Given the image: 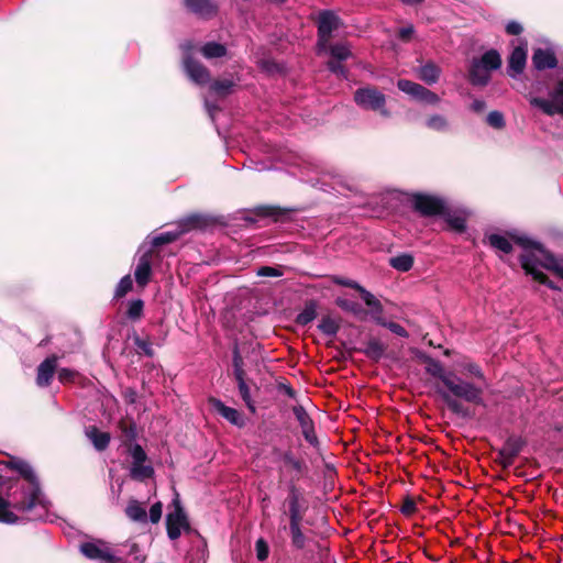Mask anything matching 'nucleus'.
Masks as SVG:
<instances>
[{"label": "nucleus", "mask_w": 563, "mask_h": 563, "mask_svg": "<svg viewBox=\"0 0 563 563\" xmlns=\"http://www.w3.org/2000/svg\"><path fill=\"white\" fill-rule=\"evenodd\" d=\"M286 503L288 505L289 525L302 523L308 505L302 493L294 484L288 487Z\"/></svg>", "instance_id": "nucleus-8"}, {"label": "nucleus", "mask_w": 563, "mask_h": 563, "mask_svg": "<svg viewBox=\"0 0 563 563\" xmlns=\"http://www.w3.org/2000/svg\"><path fill=\"white\" fill-rule=\"evenodd\" d=\"M255 552L258 561H265L268 558L269 547L263 538L255 542Z\"/></svg>", "instance_id": "nucleus-43"}, {"label": "nucleus", "mask_w": 563, "mask_h": 563, "mask_svg": "<svg viewBox=\"0 0 563 563\" xmlns=\"http://www.w3.org/2000/svg\"><path fill=\"white\" fill-rule=\"evenodd\" d=\"M437 391L443 399V401L448 405V407L455 413H464V408L461 402H459L453 396V394L448 389L444 390L442 388H438Z\"/></svg>", "instance_id": "nucleus-34"}, {"label": "nucleus", "mask_w": 563, "mask_h": 563, "mask_svg": "<svg viewBox=\"0 0 563 563\" xmlns=\"http://www.w3.org/2000/svg\"><path fill=\"white\" fill-rule=\"evenodd\" d=\"M152 274V251L142 254L137 261L134 276L139 286L144 287L150 282Z\"/></svg>", "instance_id": "nucleus-14"}, {"label": "nucleus", "mask_w": 563, "mask_h": 563, "mask_svg": "<svg viewBox=\"0 0 563 563\" xmlns=\"http://www.w3.org/2000/svg\"><path fill=\"white\" fill-rule=\"evenodd\" d=\"M200 52L207 59L219 58L227 54V47L217 42H208L201 47Z\"/></svg>", "instance_id": "nucleus-27"}, {"label": "nucleus", "mask_w": 563, "mask_h": 563, "mask_svg": "<svg viewBox=\"0 0 563 563\" xmlns=\"http://www.w3.org/2000/svg\"><path fill=\"white\" fill-rule=\"evenodd\" d=\"M427 128L438 132H446L450 129L448 119L442 114H433L426 121Z\"/></svg>", "instance_id": "nucleus-31"}, {"label": "nucleus", "mask_w": 563, "mask_h": 563, "mask_svg": "<svg viewBox=\"0 0 563 563\" xmlns=\"http://www.w3.org/2000/svg\"><path fill=\"white\" fill-rule=\"evenodd\" d=\"M162 512H163V505H162V503L157 501L154 505H152V507L150 508V515H148L150 521L152 523L159 522V520L162 518Z\"/></svg>", "instance_id": "nucleus-52"}, {"label": "nucleus", "mask_w": 563, "mask_h": 563, "mask_svg": "<svg viewBox=\"0 0 563 563\" xmlns=\"http://www.w3.org/2000/svg\"><path fill=\"white\" fill-rule=\"evenodd\" d=\"M209 404L230 423L239 427L243 426L244 420L236 409L225 406L221 400L217 398H210Z\"/></svg>", "instance_id": "nucleus-15"}, {"label": "nucleus", "mask_w": 563, "mask_h": 563, "mask_svg": "<svg viewBox=\"0 0 563 563\" xmlns=\"http://www.w3.org/2000/svg\"><path fill=\"white\" fill-rule=\"evenodd\" d=\"M144 303L141 299H136L130 302L128 309V317L130 319H139L142 314Z\"/></svg>", "instance_id": "nucleus-44"}, {"label": "nucleus", "mask_w": 563, "mask_h": 563, "mask_svg": "<svg viewBox=\"0 0 563 563\" xmlns=\"http://www.w3.org/2000/svg\"><path fill=\"white\" fill-rule=\"evenodd\" d=\"M397 87L399 90L411 96L412 98H415L417 100L419 99L421 90L423 89V86H421L417 82L407 80V79L398 80Z\"/></svg>", "instance_id": "nucleus-33"}, {"label": "nucleus", "mask_w": 563, "mask_h": 563, "mask_svg": "<svg viewBox=\"0 0 563 563\" xmlns=\"http://www.w3.org/2000/svg\"><path fill=\"white\" fill-rule=\"evenodd\" d=\"M57 357L49 356L44 360L37 367L36 384L40 387L49 385L56 369Z\"/></svg>", "instance_id": "nucleus-16"}, {"label": "nucleus", "mask_w": 563, "mask_h": 563, "mask_svg": "<svg viewBox=\"0 0 563 563\" xmlns=\"http://www.w3.org/2000/svg\"><path fill=\"white\" fill-rule=\"evenodd\" d=\"M289 533L294 548L303 549L306 547L307 538L301 530V523L289 525Z\"/></svg>", "instance_id": "nucleus-29"}, {"label": "nucleus", "mask_w": 563, "mask_h": 563, "mask_svg": "<svg viewBox=\"0 0 563 563\" xmlns=\"http://www.w3.org/2000/svg\"><path fill=\"white\" fill-rule=\"evenodd\" d=\"M181 48L185 54L184 67L188 77L198 85L207 84L210 80L209 70L202 64L188 56L192 49V45L190 43H185L181 45Z\"/></svg>", "instance_id": "nucleus-10"}, {"label": "nucleus", "mask_w": 563, "mask_h": 563, "mask_svg": "<svg viewBox=\"0 0 563 563\" xmlns=\"http://www.w3.org/2000/svg\"><path fill=\"white\" fill-rule=\"evenodd\" d=\"M475 60L482 64L489 71L498 69L501 66L500 55L495 49L487 51L479 59Z\"/></svg>", "instance_id": "nucleus-26"}, {"label": "nucleus", "mask_w": 563, "mask_h": 563, "mask_svg": "<svg viewBox=\"0 0 563 563\" xmlns=\"http://www.w3.org/2000/svg\"><path fill=\"white\" fill-rule=\"evenodd\" d=\"M413 32H415V29H413L412 25H408V26L401 27L399 30V37L402 41H408L410 38V36L413 34Z\"/></svg>", "instance_id": "nucleus-60"}, {"label": "nucleus", "mask_w": 563, "mask_h": 563, "mask_svg": "<svg viewBox=\"0 0 563 563\" xmlns=\"http://www.w3.org/2000/svg\"><path fill=\"white\" fill-rule=\"evenodd\" d=\"M487 123L495 129H501L505 125L503 113L499 111L489 112L487 115Z\"/></svg>", "instance_id": "nucleus-46"}, {"label": "nucleus", "mask_w": 563, "mask_h": 563, "mask_svg": "<svg viewBox=\"0 0 563 563\" xmlns=\"http://www.w3.org/2000/svg\"><path fill=\"white\" fill-rule=\"evenodd\" d=\"M419 79L427 85L435 84L441 75V68L432 62H428L417 70Z\"/></svg>", "instance_id": "nucleus-19"}, {"label": "nucleus", "mask_w": 563, "mask_h": 563, "mask_svg": "<svg viewBox=\"0 0 563 563\" xmlns=\"http://www.w3.org/2000/svg\"><path fill=\"white\" fill-rule=\"evenodd\" d=\"M284 463L296 471L301 470V463L291 453H285L283 456Z\"/></svg>", "instance_id": "nucleus-55"}, {"label": "nucleus", "mask_w": 563, "mask_h": 563, "mask_svg": "<svg viewBox=\"0 0 563 563\" xmlns=\"http://www.w3.org/2000/svg\"><path fill=\"white\" fill-rule=\"evenodd\" d=\"M302 434L309 443H311V444L316 443L317 438H316V434L313 431V424L310 426L308 429H302Z\"/></svg>", "instance_id": "nucleus-61"}, {"label": "nucleus", "mask_w": 563, "mask_h": 563, "mask_svg": "<svg viewBox=\"0 0 563 563\" xmlns=\"http://www.w3.org/2000/svg\"><path fill=\"white\" fill-rule=\"evenodd\" d=\"M441 216H443L445 218L448 224L453 230H455L457 232L464 231V229H465V221H466V218H465L464 213L455 212V211H450V210H448L445 208L444 209V213H442Z\"/></svg>", "instance_id": "nucleus-25"}, {"label": "nucleus", "mask_w": 563, "mask_h": 563, "mask_svg": "<svg viewBox=\"0 0 563 563\" xmlns=\"http://www.w3.org/2000/svg\"><path fill=\"white\" fill-rule=\"evenodd\" d=\"M354 101L362 109L377 111L385 118L390 115L389 111L385 107V95L374 87L367 86L358 88L354 92Z\"/></svg>", "instance_id": "nucleus-3"}, {"label": "nucleus", "mask_w": 563, "mask_h": 563, "mask_svg": "<svg viewBox=\"0 0 563 563\" xmlns=\"http://www.w3.org/2000/svg\"><path fill=\"white\" fill-rule=\"evenodd\" d=\"M384 346L376 340H372L367 343L365 354L373 358H379L384 354Z\"/></svg>", "instance_id": "nucleus-41"}, {"label": "nucleus", "mask_w": 563, "mask_h": 563, "mask_svg": "<svg viewBox=\"0 0 563 563\" xmlns=\"http://www.w3.org/2000/svg\"><path fill=\"white\" fill-rule=\"evenodd\" d=\"M514 239L515 242L525 251L521 255V265L526 273L531 275L539 283L545 284L552 289H556V286L548 280V277L540 271V268L553 271L563 277V262L555 258L539 243L527 236H514Z\"/></svg>", "instance_id": "nucleus-1"}, {"label": "nucleus", "mask_w": 563, "mask_h": 563, "mask_svg": "<svg viewBox=\"0 0 563 563\" xmlns=\"http://www.w3.org/2000/svg\"><path fill=\"white\" fill-rule=\"evenodd\" d=\"M318 328L320 331L329 336H333L339 331V323L331 317H323L320 321Z\"/></svg>", "instance_id": "nucleus-37"}, {"label": "nucleus", "mask_w": 563, "mask_h": 563, "mask_svg": "<svg viewBox=\"0 0 563 563\" xmlns=\"http://www.w3.org/2000/svg\"><path fill=\"white\" fill-rule=\"evenodd\" d=\"M506 31L508 34L518 35L522 32V26L520 23L511 21L506 25Z\"/></svg>", "instance_id": "nucleus-58"}, {"label": "nucleus", "mask_w": 563, "mask_h": 563, "mask_svg": "<svg viewBox=\"0 0 563 563\" xmlns=\"http://www.w3.org/2000/svg\"><path fill=\"white\" fill-rule=\"evenodd\" d=\"M200 222H201L200 218L197 216L188 217L187 219H185L184 221H181L179 223L180 230L164 232V233L156 235L152 240V245L159 246L163 244L170 243V242L175 241L176 239H178L183 233L190 231L191 229L200 227Z\"/></svg>", "instance_id": "nucleus-11"}, {"label": "nucleus", "mask_w": 563, "mask_h": 563, "mask_svg": "<svg viewBox=\"0 0 563 563\" xmlns=\"http://www.w3.org/2000/svg\"><path fill=\"white\" fill-rule=\"evenodd\" d=\"M77 373L69 368H62L58 371V379L62 383L73 382Z\"/></svg>", "instance_id": "nucleus-54"}, {"label": "nucleus", "mask_w": 563, "mask_h": 563, "mask_svg": "<svg viewBox=\"0 0 563 563\" xmlns=\"http://www.w3.org/2000/svg\"><path fill=\"white\" fill-rule=\"evenodd\" d=\"M86 435L98 451L104 450L110 442L109 433L101 432L96 427H88Z\"/></svg>", "instance_id": "nucleus-22"}, {"label": "nucleus", "mask_w": 563, "mask_h": 563, "mask_svg": "<svg viewBox=\"0 0 563 563\" xmlns=\"http://www.w3.org/2000/svg\"><path fill=\"white\" fill-rule=\"evenodd\" d=\"M80 552L88 559L107 563H124L123 560L104 542H87L80 545Z\"/></svg>", "instance_id": "nucleus-7"}, {"label": "nucleus", "mask_w": 563, "mask_h": 563, "mask_svg": "<svg viewBox=\"0 0 563 563\" xmlns=\"http://www.w3.org/2000/svg\"><path fill=\"white\" fill-rule=\"evenodd\" d=\"M413 205L424 216L442 214L445 209V203L442 199L429 195L415 196Z\"/></svg>", "instance_id": "nucleus-12"}, {"label": "nucleus", "mask_w": 563, "mask_h": 563, "mask_svg": "<svg viewBox=\"0 0 563 563\" xmlns=\"http://www.w3.org/2000/svg\"><path fill=\"white\" fill-rule=\"evenodd\" d=\"M205 104H206V108H207L210 117L213 118V114L218 110V107L214 104H211L208 100H206Z\"/></svg>", "instance_id": "nucleus-64"}, {"label": "nucleus", "mask_w": 563, "mask_h": 563, "mask_svg": "<svg viewBox=\"0 0 563 563\" xmlns=\"http://www.w3.org/2000/svg\"><path fill=\"white\" fill-rule=\"evenodd\" d=\"M187 9L200 18H210L217 13V4L211 0H186Z\"/></svg>", "instance_id": "nucleus-17"}, {"label": "nucleus", "mask_w": 563, "mask_h": 563, "mask_svg": "<svg viewBox=\"0 0 563 563\" xmlns=\"http://www.w3.org/2000/svg\"><path fill=\"white\" fill-rule=\"evenodd\" d=\"M550 97V100L534 97L530 99V103L541 109L548 115H554L556 113L563 114V80L559 82Z\"/></svg>", "instance_id": "nucleus-9"}, {"label": "nucleus", "mask_w": 563, "mask_h": 563, "mask_svg": "<svg viewBox=\"0 0 563 563\" xmlns=\"http://www.w3.org/2000/svg\"><path fill=\"white\" fill-rule=\"evenodd\" d=\"M521 444L518 440H508L498 452V461L504 468L509 467L515 457L519 454Z\"/></svg>", "instance_id": "nucleus-18"}, {"label": "nucleus", "mask_w": 563, "mask_h": 563, "mask_svg": "<svg viewBox=\"0 0 563 563\" xmlns=\"http://www.w3.org/2000/svg\"><path fill=\"white\" fill-rule=\"evenodd\" d=\"M527 63V43L515 47L508 59V74L511 77L520 75Z\"/></svg>", "instance_id": "nucleus-13"}, {"label": "nucleus", "mask_w": 563, "mask_h": 563, "mask_svg": "<svg viewBox=\"0 0 563 563\" xmlns=\"http://www.w3.org/2000/svg\"><path fill=\"white\" fill-rule=\"evenodd\" d=\"M294 415H295L296 419L298 420V422L301 427V430L308 429L310 426H312V421L302 406L294 407Z\"/></svg>", "instance_id": "nucleus-39"}, {"label": "nucleus", "mask_w": 563, "mask_h": 563, "mask_svg": "<svg viewBox=\"0 0 563 563\" xmlns=\"http://www.w3.org/2000/svg\"><path fill=\"white\" fill-rule=\"evenodd\" d=\"M487 239L493 247L500 250L504 253H509L512 249L510 241L503 235L489 234L487 235Z\"/></svg>", "instance_id": "nucleus-36"}, {"label": "nucleus", "mask_w": 563, "mask_h": 563, "mask_svg": "<svg viewBox=\"0 0 563 563\" xmlns=\"http://www.w3.org/2000/svg\"><path fill=\"white\" fill-rule=\"evenodd\" d=\"M389 265L400 272H408L413 265V258L409 254H401L389 260Z\"/></svg>", "instance_id": "nucleus-32"}, {"label": "nucleus", "mask_w": 563, "mask_h": 563, "mask_svg": "<svg viewBox=\"0 0 563 563\" xmlns=\"http://www.w3.org/2000/svg\"><path fill=\"white\" fill-rule=\"evenodd\" d=\"M378 324L387 328L393 333H395V334H397V335H399L401 338H407L408 336V332L406 331V329L404 327H401L400 324L396 323V322H387L383 318V322H378Z\"/></svg>", "instance_id": "nucleus-50"}, {"label": "nucleus", "mask_w": 563, "mask_h": 563, "mask_svg": "<svg viewBox=\"0 0 563 563\" xmlns=\"http://www.w3.org/2000/svg\"><path fill=\"white\" fill-rule=\"evenodd\" d=\"M418 100L426 102L428 104H433V106H435L440 102L439 96L437 93H434L433 91L427 89L426 87H423V89L421 90V93H420V97Z\"/></svg>", "instance_id": "nucleus-47"}, {"label": "nucleus", "mask_w": 563, "mask_h": 563, "mask_svg": "<svg viewBox=\"0 0 563 563\" xmlns=\"http://www.w3.org/2000/svg\"><path fill=\"white\" fill-rule=\"evenodd\" d=\"M153 474V467L151 465H146L145 462H141L140 464H132L130 468V476L136 481H144L152 477Z\"/></svg>", "instance_id": "nucleus-28"}, {"label": "nucleus", "mask_w": 563, "mask_h": 563, "mask_svg": "<svg viewBox=\"0 0 563 563\" xmlns=\"http://www.w3.org/2000/svg\"><path fill=\"white\" fill-rule=\"evenodd\" d=\"M333 280L335 284L353 288V289L357 290L360 294L362 292V289H364L358 283L351 280V279L335 277Z\"/></svg>", "instance_id": "nucleus-53"}, {"label": "nucleus", "mask_w": 563, "mask_h": 563, "mask_svg": "<svg viewBox=\"0 0 563 563\" xmlns=\"http://www.w3.org/2000/svg\"><path fill=\"white\" fill-rule=\"evenodd\" d=\"M172 506L173 510L166 516V529L168 538L170 540H177L183 532L190 530V525L177 493L175 494Z\"/></svg>", "instance_id": "nucleus-5"}, {"label": "nucleus", "mask_w": 563, "mask_h": 563, "mask_svg": "<svg viewBox=\"0 0 563 563\" xmlns=\"http://www.w3.org/2000/svg\"><path fill=\"white\" fill-rule=\"evenodd\" d=\"M416 510V504L412 500H406L401 507L405 515H411Z\"/></svg>", "instance_id": "nucleus-62"}, {"label": "nucleus", "mask_w": 563, "mask_h": 563, "mask_svg": "<svg viewBox=\"0 0 563 563\" xmlns=\"http://www.w3.org/2000/svg\"><path fill=\"white\" fill-rule=\"evenodd\" d=\"M330 55L336 60H345L351 56V49L346 44H334L329 46Z\"/></svg>", "instance_id": "nucleus-38"}, {"label": "nucleus", "mask_w": 563, "mask_h": 563, "mask_svg": "<svg viewBox=\"0 0 563 563\" xmlns=\"http://www.w3.org/2000/svg\"><path fill=\"white\" fill-rule=\"evenodd\" d=\"M125 515L129 519L135 522L145 523L147 522V514L144 506L137 500H130L126 508Z\"/></svg>", "instance_id": "nucleus-23"}, {"label": "nucleus", "mask_w": 563, "mask_h": 563, "mask_svg": "<svg viewBox=\"0 0 563 563\" xmlns=\"http://www.w3.org/2000/svg\"><path fill=\"white\" fill-rule=\"evenodd\" d=\"M130 454L133 460L132 464H140L141 462H145L147 459L145 451L140 444H134L130 450Z\"/></svg>", "instance_id": "nucleus-48"}, {"label": "nucleus", "mask_w": 563, "mask_h": 563, "mask_svg": "<svg viewBox=\"0 0 563 563\" xmlns=\"http://www.w3.org/2000/svg\"><path fill=\"white\" fill-rule=\"evenodd\" d=\"M471 108L473 111L475 112H482L485 110L486 108V103L484 100H481V99H475L472 104H471Z\"/></svg>", "instance_id": "nucleus-63"}, {"label": "nucleus", "mask_w": 563, "mask_h": 563, "mask_svg": "<svg viewBox=\"0 0 563 563\" xmlns=\"http://www.w3.org/2000/svg\"><path fill=\"white\" fill-rule=\"evenodd\" d=\"M465 371H466L468 374H471V375H473V376H475V377H477V378H479V379L484 380V374H483V372H482L481 367H479L477 364H475V363H468V364H466V365H465Z\"/></svg>", "instance_id": "nucleus-56"}, {"label": "nucleus", "mask_w": 563, "mask_h": 563, "mask_svg": "<svg viewBox=\"0 0 563 563\" xmlns=\"http://www.w3.org/2000/svg\"><path fill=\"white\" fill-rule=\"evenodd\" d=\"M132 278L130 275L122 277L115 289V297L120 298L126 295L132 289Z\"/></svg>", "instance_id": "nucleus-42"}, {"label": "nucleus", "mask_w": 563, "mask_h": 563, "mask_svg": "<svg viewBox=\"0 0 563 563\" xmlns=\"http://www.w3.org/2000/svg\"><path fill=\"white\" fill-rule=\"evenodd\" d=\"M328 68L330 69V71H332L336 75L345 76L344 67L338 62H333V60L329 62Z\"/></svg>", "instance_id": "nucleus-59"}, {"label": "nucleus", "mask_w": 563, "mask_h": 563, "mask_svg": "<svg viewBox=\"0 0 563 563\" xmlns=\"http://www.w3.org/2000/svg\"><path fill=\"white\" fill-rule=\"evenodd\" d=\"M489 70L485 68L482 64L477 63L475 59L472 63V67L470 70L471 81L473 85L484 86L489 80Z\"/></svg>", "instance_id": "nucleus-24"}, {"label": "nucleus", "mask_w": 563, "mask_h": 563, "mask_svg": "<svg viewBox=\"0 0 563 563\" xmlns=\"http://www.w3.org/2000/svg\"><path fill=\"white\" fill-rule=\"evenodd\" d=\"M18 517L8 509V503L0 497V521L4 523H14Z\"/></svg>", "instance_id": "nucleus-40"}, {"label": "nucleus", "mask_w": 563, "mask_h": 563, "mask_svg": "<svg viewBox=\"0 0 563 563\" xmlns=\"http://www.w3.org/2000/svg\"><path fill=\"white\" fill-rule=\"evenodd\" d=\"M5 465L19 472L31 484L30 497L27 500L20 503L19 508L22 510H29L35 507L37 504H41V490L32 467L22 460H11L7 462Z\"/></svg>", "instance_id": "nucleus-4"}, {"label": "nucleus", "mask_w": 563, "mask_h": 563, "mask_svg": "<svg viewBox=\"0 0 563 563\" xmlns=\"http://www.w3.org/2000/svg\"><path fill=\"white\" fill-rule=\"evenodd\" d=\"M342 25L340 18L332 11H322L318 18V49L323 52L328 48V43L332 33Z\"/></svg>", "instance_id": "nucleus-6"}, {"label": "nucleus", "mask_w": 563, "mask_h": 563, "mask_svg": "<svg viewBox=\"0 0 563 563\" xmlns=\"http://www.w3.org/2000/svg\"><path fill=\"white\" fill-rule=\"evenodd\" d=\"M532 63L537 69L541 70L555 67L556 58L551 52L539 48L533 53Z\"/></svg>", "instance_id": "nucleus-20"}, {"label": "nucleus", "mask_w": 563, "mask_h": 563, "mask_svg": "<svg viewBox=\"0 0 563 563\" xmlns=\"http://www.w3.org/2000/svg\"><path fill=\"white\" fill-rule=\"evenodd\" d=\"M314 318V311L313 310H306L303 312H301L299 316H298V323L300 324H307L309 323L310 321H312Z\"/></svg>", "instance_id": "nucleus-57"}, {"label": "nucleus", "mask_w": 563, "mask_h": 563, "mask_svg": "<svg viewBox=\"0 0 563 563\" xmlns=\"http://www.w3.org/2000/svg\"><path fill=\"white\" fill-rule=\"evenodd\" d=\"M233 372L234 377L245 376V372L243 369V360L238 347H235L233 351Z\"/></svg>", "instance_id": "nucleus-45"}, {"label": "nucleus", "mask_w": 563, "mask_h": 563, "mask_svg": "<svg viewBox=\"0 0 563 563\" xmlns=\"http://www.w3.org/2000/svg\"><path fill=\"white\" fill-rule=\"evenodd\" d=\"M336 303L344 310L352 312L357 316L362 312V308L358 303L346 299H338Z\"/></svg>", "instance_id": "nucleus-49"}, {"label": "nucleus", "mask_w": 563, "mask_h": 563, "mask_svg": "<svg viewBox=\"0 0 563 563\" xmlns=\"http://www.w3.org/2000/svg\"><path fill=\"white\" fill-rule=\"evenodd\" d=\"M426 371L433 377L439 378L454 397L464 399L467 402L482 405L483 390L472 383L462 380L455 374L446 372L441 363L433 358H427Z\"/></svg>", "instance_id": "nucleus-2"}, {"label": "nucleus", "mask_w": 563, "mask_h": 563, "mask_svg": "<svg viewBox=\"0 0 563 563\" xmlns=\"http://www.w3.org/2000/svg\"><path fill=\"white\" fill-rule=\"evenodd\" d=\"M234 82L231 79L217 80L211 84L210 90L220 97L231 93Z\"/></svg>", "instance_id": "nucleus-35"}, {"label": "nucleus", "mask_w": 563, "mask_h": 563, "mask_svg": "<svg viewBox=\"0 0 563 563\" xmlns=\"http://www.w3.org/2000/svg\"><path fill=\"white\" fill-rule=\"evenodd\" d=\"M256 275L262 277H280L283 272L277 267L262 266L257 269Z\"/></svg>", "instance_id": "nucleus-51"}, {"label": "nucleus", "mask_w": 563, "mask_h": 563, "mask_svg": "<svg viewBox=\"0 0 563 563\" xmlns=\"http://www.w3.org/2000/svg\"><path fill=\"white\" fill-rule=\"evenodd\" d=\"M361 296L366 306L371 309L372 319L377 323L383 322V306L380 301L365 288L362 289Z\"/></svg>", "instance_id": "nucleus-21"}, {"label": "nucleus", "mask_w": 563, "mask_h": 563, "mask_svg": "<svg viewBox=\"0 0 563 563\" xmlns=\"http://www.w3.org/2000/svg\"><path fill=\"white\" fill-rule=\"evenodd\" d=\"M235 379L238 382V388H239V391H240V395H241L243 401L245 402L247 408L251 410V412H255V405L251 397L250 387L247 386V384L245 382V376H239V377H235Z\"/></svg>", "instance_id": "nucleus-30"}]
</instances>
